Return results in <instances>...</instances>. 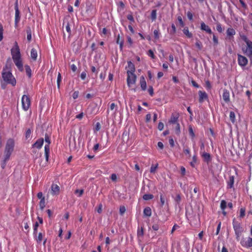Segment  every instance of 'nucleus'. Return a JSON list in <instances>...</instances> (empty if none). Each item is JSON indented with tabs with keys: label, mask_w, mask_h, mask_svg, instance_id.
<instances>
[{
	"label": "nucleus",
	"mask_w": 252,
	"mask_h": 252,
	"mask_svg": "<svg viewBox=\"0 0 252 252\" xmlns=\"http://www.w3.org/2000/svg\"><path fill=\"white\" fill-rule=\"evenodd\" d=\"M12 58L15 65L20 71L24 70L23 63L21 58L20 50L16 41L14 43V46L11 49Z\"/></svg>",
	"instance_id": "nucleus-1"
},
{
	"label": "nucleus",
	"mask_w": 252,
	"mask_h": 252,
	"mask_svg": "<svg viewBox=\"0 0 252 252\" xmlns=\"http://www.w3.org/2000/svg\"><path fill=\"white\" fill-rule=\"evenodd\" d=\"M243 40L247 44L246 47H243L242 51L244 54L250 59H252V41L249 40L246 36H244Z\"/></svg>",
	"instance_id": "nucleus-2"
},
{
	"label": "nucleus",
	"mask_w": 252,
	"mask_h": 252,
	"mask_svg": "<svg viewBox=\"0 0 252 252\" xmlns=\"http://www.w3.org/2000/svg\"><path fill=\"white\" fill-rule=\"evenodd\" d=\"M2 77L4 82L7 84H10L12 86H15L16 84V81L12 73L10 71H4L2 72Z\"/></svg>",
	"instance_id": "nucleus-3"
},
{
	"label": "nucleus",
	"mask_w": 252,
	"mask_h": 252,
	"mask_svg": "<svg viewBox=\"0 0 252 252\" xmlns=\"http://www.w3.org/2000/svg\"><path fill=\"white\" fill-rule=\"evenodd\" d=\"M232 225L235 231V234L236 236V239L239 240L240 236L244 231V229L242 227L241 223L238 221L236 220L235 218L233 219Z\"/></svg>",
	"instance_id": "nucleus-4"
},
{
	"label": "nucleus",
	"mask_w": 252,
	"mask_h": 252,
	"mask_svg": "<svg viewBox=\"0 0 252 252\" xmlns=\"http://www.w3.org/2000/svg\"><path fill=\"white\" fill-rule=\"evenodd\" d=\"M45 141L47 144H46L44 146V152H45V156L46 161H48L49 154H50V138L49 135L47 134H45Z\"/></svg>",
	"instance_id": "nucleus-5"
},
{
	"label": "nucleus",
	"mask_w": 252,
	"mask_h": 252,
	"mask_svg": "<svg viewBox=\"0 0 252 252\" xmlns=\"http://www.w3.org/2000/svg\"><path fill=\"white\" fill-rule=\"evenodd\" d=\"M14 9L15 10V20H14V27L16 29L18 28V24L20 21V13L18 8V0H16Z\"/></svg>",
	"instance_id": "nucleus-6"
},
{
	"label": "nucleus",
	"mask_w": 252,
	"mask_h": 252,
	"mask_svg": "<svg viewBox=\"0 0 252 252\" xmlns=\"http://www.w3.org/2000/svg\"><path fill=\"white\" fill-rule=\"evenodd\" d=\"M22 108L25 111H27L31 105L30 97L27 95H23L22 97Z\"/></svg>",
	"instance_id": "nucleus-7"
},
{
	"label": "nucleus",
	"mask_w": 252,
	"mask_h": 252,
	"mask_svg": "<svg viewBox=\"0 0 252 252\" xmlns=\"http://www.w3.org/2000/svg\"><path fill=\"white\" fill-rule=\"evenodd\" d=\"M14 146V140L12 138H9L7 140L4 150L13 152Z\"/></svg>",
	"instance_id": "nucleus-8"
},
{
	"label": "nucleus",
	"mask_w": 252,
	"mask_h": 252,
	"mask_svg": "<svg viewBox=\"0 0 252 252\" xmlns=\"http://www.w3.org/2000/svg\"><path fill=\"white\" fill-rule=\"evenodd\" d=\"M241 245L245 248H249L252 247V238H243L240 242Z\"/></svg>",
	"instance_id": "nucleus-9"
},
{
	"label": "nucleus",
	"mask_w": 252,
	"mask_h": 252,
	"mask_svg": "<svg viewBox=\"0 0 252 252\" xmlns=\"http://www.w3.org/2000/svg\"><path fill=\"white\" fill-rule=\"evenodd\" d=\"M127 84L130 87L136 82V76L134 73L127 74Z\"/></svg>",
	"instance_id": "nucleus-10"
},
{
	"label": "nucleus",
	"mask_w": 252,
	"mask_h": 252,
	"mask_svg": "<svg viewBox=\"0 0 252 252\" xmlns=\"http://www.w3.org/2000/svg\"><path fill=\"white\" fill-rule=\"evenodd\" d=\"M248 63V60L246 57L241 55L238 54V63L241 67L245 66Z\"/></svg>",
	"instance_id": "nucleus-11"
},
{
	"label": "nucleus",
	"mask_w": 252,
	"mask_h": 252,
	"mask_svg": "<svg viewBox=\"0 0 252 252\" xmlns=\"http://www.w3.org/2000/svg\"><path fill=\"white\" fill-rule=\"evenodd\" d=\"M60 187L56 185L53 184L51 186L50 193L52 195H58L60 193Z\"/></svg>",
	"instance_id": "nucleus-12"
},
{
	"label": "nucleus",
	"mask_w": 252,
	"mask_h": 252,
	"mask_svg": "<svg viewBox=\"0 0 252 252\" xmlns=\"http://www.w3.org/2000/svg\"><path fill=\"white\" fill-rule=\"evenodd\" d=\"M199 102L202 103L204 100H208V96L207 94L205 91H199Z\"/></svg>",
	"instance_id": "nucleus-13"
},
{
	"label": "nucleus",
	"mask_w": 252,
	"mask_h": 252,
	"mask_svg": "<svg viewBox=\"0 0 252 252\" xmlns=\"http://www.w3.org/2000/svg\"><path fill=\"white\" fill-rule=\"evenodd\" d=\"M127 65L128 69L126 71L127 74L134 73L135 67L134 63H133L131 61H128Z\"/></svg>",
	"instance_id": "nucleus-14"
},
{
	"label": "nucleus",
	"mask_w": 252,
	"mask_h": 252,
	"mask_svg": "<svg viewBox=\"0 0 252 252\" xmlns=\"http://www.w3.org/2000/svg\"><path fill=\"white\" fill-rule=\"evenodd\" d=\"M200 29L203 31H205L208 34L212 33V31L211 28L208 25H206L203 22H201L200 24Z\"/></svg>",
	"instance_id": "nucleus-15"
},
{
	"label": "nucleus",
	"mask_w": 252,
	"mask_h": 252,
	"mask_svg": "<svg viewBox=\"0 0 252 252\" xmlns=\"http://www.w3.org/2000/svg\"><path fill=\"white\" fill-rule=\"evenodd\" d=\"M179 117V115L178 113L176 114H172L170 120H169V123L171 124H176L178 123Z\"/></svg>",
	"instance_id": "nucleus-16"
},
{
	"label": "nucleus",
	"mask_w": 252,
	"mask_h": 252,
	"mask_svg": "<svg viewBox=\"0 0 252 252\" xmlns=\"http://www.w3.org/2000/svg\"><path fill=\"white\" fill-rule=\"evenodd\" d=\"M222 98L226 103H228L230 101L229 92L226 89L223 91Z\"/></svg>",
	"instance_id": "nucleus-17"
},
{
	"label": "nucleus",
	"mask_w": 252,
	"mask_h": 252,
	"mask_svg": "<svg viewBox=\"0 0 252 252\" xmlns=\"http://www.w3.org/2000/svg\"><path fill=\"white\" fill-rule=\"evenodd\" d=\"M43 143V138H39L37 139L36 141L32 145V147H35L38 149H40L42 147Z\"/></svg>",
	"instance_id": "nucleus-18"
},
{
	"label": "nucleus",
	"mask_w": 252,
	"mask_h": 252,
	"mask_svg": "<svg viewBox=\"0 0 252 252\" xmlns=\"http://www.w3.org/2000/svg\"><path fill=\"white\" fill-rule=\"evenodd\" d=\"M140 85L142 91H145L147 88V84L145 79L143 76L140 77Z\"/></svg>",
	"instance_id": "nucleus-19"
},
{
	"label": "nucleus",
	"mask_w": 252,
	"mask_h": 252,
	"mask_svg": "<svg viewBox=\"0 0 252 252\" xmlns=\"http://www.w3.org/2000/svg\"><path fill=\"white\" fill-rule=\"evenodd\" d=\"M201 157L203 158L204 161L206 162H209L211 159L210 154L205 152H203L201 154Z\"/></svg>",
	"instance_id": "nucleus-20"
},
{
	"label": "nucleus",
	"mask_w": 252,
	"mask_h": 252,
	"mask_svg": "<svg viewBox=\"0 0 252 252\" xmlns=\"http://www.w3.org/2000/svg\"><path fill=\"white\" fill-rule=\"evenodd\" d=\"M234 183V177L233 176H230L229 177V179L227 182V188L228 189H231L233 187V185Z\"/></svg>",
	"instance_id": "nucleus-21"
},
{
	"label": "nucleus",
	"mask_w": 252,
	"mask_h": 252,
	"mask_svg": "<svg viewBox=\"0 0 252 252\" xmlns=\"http://www.w3.org/2000/svg\"><path fill=\"white\" fill-rule=\"evenodd\" d=\"M236 34V32L234 29L232 28H228L226 30V34L228 37L230 39L231 37H233Z\"/></svg>",
	"instance_id": "nucleus-22"
},
{
	"label": "nucleus",
	"mask_w": 252,
	"mask_h": 252,
	"mask_svg": "<svg viewBox=\"0 0 252 252\" xmlns=\"http://www.w3.org/2000/svg\"><path fill=\"white\" fill-rule=\"evenodd\" d=\"M31 57L33 61H36L37 57V52L35 49L32 48L31 51Z\"/></svg>",
	"instance_id": "nucleus-23"
},
{
	"label": "nucleus",
	"mask_w": 252,
	"mask_h": 252,
	"mask_svg": "<svg viewBox=\"0 0 252 252\" xmlns=\"http://www.w3.org/2000/svg\"><path fill=\"white\" fill-rule=\"evenodd\" d=\"M27 40L30 42L32 40V30L30 27H28L26 30Z\"/></svg>",
	"instance_id": "nucleus-24"
},
{
	"label": "nucleus",
	"mask_w": 252,
	"mask_h": 252,
	"mask_svg": "<svg viewBox=\"0 0 252 252\" xmlns=\"http://www.w3.org/2000/svg\"><path fill=\"white\" fill-rule=\"evenodd\" d=\"M144 216L147 217H150L152 215L151 209L149 207H146L143 211Z\"/></svg>",
	"instance_id": "nucleus-25"
},
{
	"label": "nucleus",
	"mask_w": 252,
	"mask_h": 252,
	"mask_svg": "<svg viewBox=\"0 0 252 252\" xmlns=\"http://www.w3.org/2000/svg\"><path fill=\"white\" fill-rule=\"evenodd\" d=\"M183 32L187 37L191 38L192 37V34L189 32L188 27H185L183 30Z\"/></svg>",
	"instance_id": "nucleus-26"
},
{
	"label": "nucleus",
	"mask_w": 252,
	"mask_h": 252,
	"mask_svg": "<svg viewBox=\"0 0 252 252\" xmlns=\"http://www.w3.org/2000/svg\"><path fill=\"white\" fill-rule=\"evenodd\" d=\"M197 157L196 155H194L192 158V160L190 162V165L192 167H195V164L197 163Z\"/></svg>",
	"instance_id": "nucleus-27"
},
{
	"label": "nucleus",
	"mask_w": 252,
	"mask_h": 252,
	"mask_svg": "<svg viewBox=\"0 0 252 252\" xmlns=\"http://www.w3.org/2000/svg\"><path fill=\"white\" fill-rule=\"evenodd\" d=\"M25 68L27 75L28 76L29 78H31L32 76V71L30 66L28 65H25Z\"/></svg>",
	"instance_id": "nucleus-28"
},
{
	"label": "nucleus",
	"mask_w": 252,
	"mask_h": 252,
	"mask_svg": "<svg viewBox=\"0 0 252 252\" xmlns=\"http://www.w3.org/2000/svg\"><path fill=\"white\" fill-rule=\"evenodd\" d=\"M12 152L4 150V159L8 160Z\"/></svg>",
	"instance_id": "nucleus-29"
},
{
	"label": "nucleus",
	"mask_w": 252,
	"mask_h": 252,
	"mask_svg": "<svg viewBox=\"0 0 252 252\" xmlns=\"http://www.w3.org/2000/svg\"><path fill=\"white\" fill-rule=\"evenodd\" d=\"M143 199L145 200H149L154 198V195L151 194H145L143 197Z\"/></svg>",
	"instance_id": "nucleus-30"
},
{
	"label": "nucleus",
	"mask_w": 252,
	"mask_h": 252,
	"mask_svg": "<svg viewBox=\"0 0 252 252\" xmlns=\"http://www.w3.org/2000/svg\"><path fill=\"white\" fill-rule=\"evenodd\" d=\"M151 18L152 21H154L157 19V10H153L151 12Z\"/></svg>",
	"instance_id": "nucleus-31"
},
{
	"label": "nucleus",
	"mask_w": 252,
	"mask_h": 252,
	"mask_svg": "<svg viewBox=\"0 0 252 252\" xmlns=\"http://www.w3.org/2000/svg\"><path fill=\"white\" fill-rule=\"evenodd\" d=\"M160 33L159 32V30L158 29L155 30L154 31V38L155 39H156V40L158 39L160 37Z\"/></svg>",
	"instance_id": "nucleus-32"
},
{
	"label": "nucleus",
	"mask_w": 252,
	"mask_h": 252,
	"mask_svg": "<svg viewBox=\"0 0 252 252\" xmlns=\"http://www.w3.org/2000/svg\"><path fill=\"white\" fill-rule=\"evenodd\" d=\"M39 207L41 210H43L45 207V198H42L40 200L39 204Z\"/></svg>",
	"instance_id": "nucleus-33"
},
{
	"label": "nucleus",
	"mask_w": 252,
	"mask_h": 252,
	"mask_svg": "<svg viewBox=\"0 0 252 252\" xmlns=\"http://www.w3.org/2000/svg\"><path fill=\"white\" fill-rule=\"evenodd\" d=\"M158 163H157L155 165L152 164L150 168V172L152 173H155L158 167Z\"/></svg>",
	"instance_id": "nucleus-34"
},
{
	"label": "nucleus",
	"mask_w": 252,
	"mask_h": 252,
	"mask_svg": "<svg viewBox=\"0 0 252 252\" xmlns=\"http://www.w3.org/2000/svg\"><path fill=\"white\" fill-rule=\"evenodd\" d=\"M229 118L230 121L234 123L235 121V114L233 111H230L229 114Z\"/></svg>",
	"instance_id": "nucleus-35"
},
{
	"label": "nucleus",
	"mask_w": 252,
	"mask_h": 252,
	"mask_svg": "<svg viewBox=\"0 0 252 252\" xmlns=\"http://www.w3.org/2000/svg\"><path fill=\"white\" fill-rule=\"evenodd\" d=\"M245 211L246 209L245 208H241L240 209V215L239 217L240 218H243L245 216Z\"/></svg>",
	"instance_id": "nucleus-36"
},
{
	"label": "nucleus",
	"mask_w": 252,
	"mask_h": 252,
	"mask_svg": "<svg viewBox=\"0 0 252 252\" xmlns=\"http://www.w3.org/2000/svg\"><path fill=\"white\" fill-rule=\"evenodd\" d=\"M175 130L176 134L179 135L181 132V130H180V126L178 123L176 124V126L175 127Z\"/></svg>",
	"instance_id": "nucleus-37"
},
{
	"label": "nucleus",
	"mask_w": 252,
	"mask_h": 252,
	"mask_svg": "<svg viewBox=\"0 0 252 252\" xmlns=\"http://www.w3.org/2000/svg\"><path fill=\"white\" fill-rule=\"evenodd\" d=\"M220 208L224 211L226 208V202L224 200H222L220 202Z\"/></svg>",
	"instance_id": "nucleus-38"
},
{
	"label": "nucleus",
	"mask_w": 252,
	"mask_h": 252,
	"mask_svg": "<svg viewBox=\"0 0 252 252\" xmlns=\"http://www.w3.org/2000/svg\"><path fill=\"white\" fill-rule=\"evenodd\" d=\"M176 32V28L174 24L171 25V30L169 32V33L171 35H174Z\"/></svg>",
	"instance_id": "nucleus-39"
},
{
	"label": "nucleus",
	"mask_w": 252,
	"mask_h": 252,
	"mask_svg": "<svg viewBox=\"0 0 252 252\" xmlns=\"http://www.w3.org/2000/svg\"><path fill=\"white\" fill-rule=\"evenodd\" d=\"M61 81H62L61 74V73L59 72L58 74L57 80V86H58V88H60V83H61Z\"/></svg>",
	"instance_id": "nucleus-40"
},
{
	"label": "nucleus",
	"mask_w": 252,
	"mask_h": 252,
	"mask_svg": "<svg viewBox=\"0 0 252 252\" xmlns=\"http://www.w3.org/2000/svg\"><path fill=\"white\" fill-rule=\"evenodd\" d=\"M147 55L153 59H155L156 58V56L154 54V53L151 49L148 50Z\"/></svg>",
	"instance_id": "nucleus-41"
},
{
	"label": "nucleus",
	"mask_w": 252,
	"mask_h": 252,
	"mask_svg": "<svg viewBox=\"0 0 252 252\" xmlns=\"http://www.w3.org/2000/svg\"><path fill=\"white\" fill-rule=\"evenodd\" d=\"M195 46L199 50H201L203 47L201 42L199 40H197L195 42Z\"/></svg>",
	"instance_id": "nucleus-42"
},
{
	"label": "nucleus",
	"mask_w": 252,
	"mask_h": 252,
	"mask_svg": "<svg viewBox=\"0 0 252 252\" xmlns=\"http://www.w3.org/2000/svg\"><path fill=\"white\" fill-rule=\"evenodd\" d=\"M213 41L214 45H217L219 43L218 37L214 34H213Z\"/></svg>",
	"instance_id": "nucleus-43"
},
{
	"label": "nucleus",
	"mask_w": 252,
	"mask_h": 252,
	"mask_svg": "<svg viewBox=\"0 0 252 252\" xmlns=\"http://www.w3.org/2000/svg\"><path fill=\"white\" fill-rule=\"evenodd\" d=\"M3 26L0 22V41H1L3 39Z\"/></svg>",
	"instance_id": "nucleus-44"
},
{
	"label": "nucleus",
	"mask_w": 252,
	"mask_h": 252,
	"mask_svg": "<svg viewBox=\"0 0 252 252\" xmlns=\"http://www.w3.org/2000/svg\"><path fill=\"white\" fill-rule=\"evenodd\" d=\"M216 29L217 31L220 33H221L223 32L221 25L220 23L217 24Z\"/></svg>",
	"instance_id": "nucleus-45"
},
{
	"label": "nucleus",
	"mask_w": 252,
	"mask_h": 252,
	"mask_svg": "<svg viewBox=\"0 0 252 252\" xmlns=\"http://www.w3.org/2000/svg\"><path fill=\"white\" fill-rule=\"evenodd\" d=\"M39 226L38 222H35L33 225V234L36 235L37 232V228Z\"/></svg>",
	"instance_id": "nucleus-46"
},
{
	"label": "nucleus",
	"mask_w": 252,
	"mask_h": 252,
	"mask_svg": "<svg viewBox=\"0 0 252 252\" xmlns=\"http://www.w3.org/2000/svg\"><path fill=\"white\" fill-rule=\"evenodd\" d=\"M183 151L185 155L190 156V151L189 147H187L186 148L184 147Z\"/></svg>",
	"instance_id": "nucleus-47"
},
{
	"label": "nucleus",
	"mask_w": 252,
	"mask_h": 252,
	"mask_svg": "<svg viewBox=\"0 0 252 252\" xmlns=\"http://www.w3.org/2000/svg\"><path fill=\"white\" fill-rule=\"evenodd\" d=\"M177 20L179 21L180 25L181 26V27H184L185 24H184V21H183L182 17L180 16H179L177 17Z\"/></svg>",
	"instance_id": "nucleus-48"
},
{
	"label": "nucleus",
	"mask_w": 252,
	"mask_h": 252,
	"mask_svg": "<svg viewBox=\"0 0 252 252\" xmlns=\"http://www.w3.org/2000/svg\"><path fill=\"white\" fill-rule=\"evenodd\" d=\"M126 211V208L124 206H121L120 207V214L123 215Z\"/></svg>",
	"instance_id": "nucleus-49"
},
{
	"label": "nucleus",
	"mask_w": 252,
	"mask_h": 252,
	"mask_svg": "<svg viewBox=\"0 0 252 252\" xmlns=\"http://www.w3.org/2000/svg\"><path fill=\"white\" fill-rule=\"evenodd\" d=\"M148 93L149 94L153 96L154 95V89L152 86H149L148 90Z\"/></svg>",
	"instance_id": "nucleus-50"
},
{
	"label": "nucleus",
	"mask_w": 252,
	"mask_h": 252,
	"mask_svg": "<svg viewBox=\"0 0 252 252\" xmlns=\"http://www.w3.org/2000/svg\"><path fill=\"white\" fill-rule=\"evenodd\" d=\"M43 239V235L42 233L40 232L38 233L36 241L38 243H40Z\"/></svg>",
	"instance_id": "nucleus-51"
},
{
	"label": "nucleus",
	"mask_w": 252,
	"mask_h": 252,
	"mask_svg": "<svg viewBox=\"0 0 252 252\" xmlns=\"http://www.w3.org/2000/svg\"><path fill=\"white\" fill-rule=\"evenodd\" d=\"M84 193V190L83 189H76L75 191V194H78V196L80 197L82 195L83 193Z\"/></svg>",
	"instance_id": "nucleus-52"
},
{
	"label": "nucleus",
	"mask_w": 252,
	"mask_h": 252,
	"mask_svg": "<svg viewBox=\"0 0 252 252\" xmlns=\"http://www.w3.org/2000/svg\"><path fill=\"white\" fill-rule=\"evenodd\" d=\"M31 134V130L30 129V128H28V129H27V130L26 131V133H25L26 138L27 139H28L30 137Z\"/></svg>",
	"instance_id": "nucleus-53"
},
{
	"label": "nucleus",
	"mask_w": 252,
	"mask_h": 252,
	"mask_svg": "<svg viewBox=\"0 0 252 252\" xmlns=\"http://www.w3.org/2000/svg\"><path fill=\"white\" fill-rule=\"evenodd\" d=\"M189 131L190 136L192 137V138H193L195 137V134L191 127H189Z\"/></svg>",
	"instance_id": "nucleus-54"
},
{
	"label": "nucleus",
	"mask_w": 252,
	"mask_h": 252,
	"mask_svg": "<svg viewBox=\"0 0 252 252\" xmlns=\"http://www.w3.org/2000/svg\"><path fill=\"white\" fill-rule=\"evenodd\" d=\"M205 87L207 90H210L211 89L212 85L209 81L207 80L205 81Z\"/></svg>",
	"instance_id": "nucleus-55"
},
{
	"label": "nucleus",
	"mask_w": 252,
	"mask_h": 252,
	"mask_svg": "<svg viewBox=\"0 0 252 252\" xmlns=\"http://www.w3.org/2000/svg\"><path fill=\"white\" fill-rule=\"evenodd\" d=\"M160 201L161 206H163L165 204V198L164 197V196L162 194H161L160 195Z\"/></svg>",
	"instance_id": "nucleus-56"
},
{
	"label": "nucleus",
	"mask_w": 252,
	"mask_h": 252,
	"mask_svg": "<svg viewBox=\"0 0 252 252\" xmlns=\"http://www.w3.org/2000/svg\"><path fill=\"white\" fill-rule=\"evenodd\" d=\"M174 200L178 204H179L181 201V197L180 195L177 194Z\"/></svg>",
	"instance_id": "nucleus-57"
},
{
	"label": "nucleus",
	"mask_w": 252,
	"mask_h": 252,
	"mask_svg": "<svg viewBox=\"0 0 252 252\" xmlns=\"http://www.w3.org/2000/svg\"><path fill=\"white\" fill-rule=\"evenodd\" d=\"M158 129L159 130L161 131L162 130L163 128H164V124L162 122H159L158 123Z\"/></svg>",
	"instance_id": "nucleus-58"
},
{
	"label": "nucleus",
	"mask_w": 252,
	"mask_h": 252,
	"mask_svg": "<svg viewBox=\"0 0 252 252\" xmlns=\"http://www.w3.org/2000/svg\"><path fill=\"white\" fill-rule=\"evenodd\" d=\"M191 83L194 87L196 88H199V85L194 80H192L191 81Z\"/></svg>",
	"instance_id": "nucleus-59"
},
{
	"label": "nucleus",
	"mask_w": 252,
	"mask_h": 252,
	"mask_svg": "<svg viewBox=\"0 0 252 252\" xmlns=\"http://www.w3.org/2000/svg\"><path fill=\"white\" fill-rule=\"evenodd\" d=\"M79 93L78 91H75L72 94V97L73 99H75L77 98L79 96Z\"/></svg>",
	"instance_id": "nucleus-60"
},
{
	"label": "nucleus",
	"mask_w": 252,
	"mask_h": 252,
	"mask_svg": "<svg viewBox=\"0 0 252 252\" xmlns=\"http://www.w3.org/2000/svg\"><path fill=\"white\" fill-rule=\"evenodd\" d=\"M127 19L129 20L130 21H131V22H134V18L132 16V14H128L127 15Z\"/></svg>",
	"instance_id": "nucleus-61"
},
{
	"label": "nucleus",
	"mask_w": 252,
	"mask_h": 252,
	"mask_svg": "<svg viewBox=\"0 0 252 252\" xmlns=\"http://www.w3.org/2000/svg\"><path fill=\"white\" fill-rule=\"evenodd\" d=\"M110 178H111V179L112 180V181H113L114 182H116L117 180V176L116 174L113 173L111 175Z\"/></svg>",
	"instance_id": "nucleus-62"
},
{
	"label": "nucleus",
	"mask_w": 252,
	"mask_h": 252,
	"mask_svg": "<svg viewBox=\"0 0 252 252\" xmlns=\"http://www.w3.org/2000/svg\"><path fill=\"white\" fill-rule=\"evenodd\" d=\"M86 72L85 71H83L81 73V75H80V77L81 78L82 80H85L86 77Z\"/></svg>",
	"instance_id": "nucleus-63"
},
{
	"label": "nucleus",
	"mask_w": 252,
	"mask_h": 252,
	"mask_svg": "<svg viewBox=\"0 0 252 252\" xmlns=\"http://www.w3.org/2000/svg\"><path fill=\"white\" fill-rule=\"evenodd\" d=\"M187 16L189 20H192L193 19V14L190 11H188L187 13Z\"/></svg>",
	"instance_id": "nucleus-64"
}]
</instances>
